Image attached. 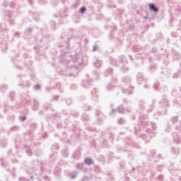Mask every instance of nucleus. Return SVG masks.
<instances>
[{
    "label": "nucleus",
    "mask_w": 181,
    "mask_h": 181,
    "mask_svg": "<svg viewBox=\"0 0 181 181\" xmlns=\"http://www.w3.org/2000/svg\"><path fill=\"white\" fill-rule=\"evenodd\" d=\"M84 162L86 165H91V163H93V160H91V158H85Z\"/></svg>",
    "instance_id": "2"
},
{
    "label": "nucleus",
    "mask_w": 181,
    "mask_h": 181,
    "mask_svg": "<svg viewBox=\"0 0 181 181\" xmlns=\"http://www.w3.org/2000/svg\"><path fill=\"white\" fill-rule=\"evenodd\" d=\"M81 13H84L86 12V8L85 7H81L80 9Z\"/></svg>",
    "instance_id": "3"
},
{
    "label": "nucleus",
    "mask_w": 181,
    "mask_h": 181,
    "mask_svg": "<svg viewBox=\"0 0 181 181\" xmlns=\"http://www.w3.org/2000/svg\"><path fill=\"white\" fill-rule=\"evenodd\" d=\"M148 6L150 8V11H153V12H158L159 11V9L152 4H150Z\"/></svg>",
    "instance_id": "1"
}]
</instances>
